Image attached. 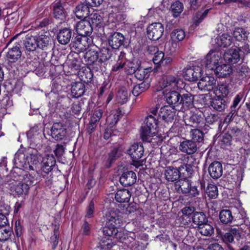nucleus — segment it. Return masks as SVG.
<instances>
[{
    "instance_id": "obj_1",
    "label": "nucleus",
    "mask_w": 250,
    "mask_h": 250,
    "mask_svg": "<svg viewBox=\"0 0 250 250\" xmlns=\"http://www.w3.org/2000/svg\"><path fill=\"white\" fill-rule=\"evenodd\" d=\"M159 116L157 108H151L145 119V125L141 128V136L143 141L149 142L151 137L156 133Z\"/></svg>"
},
{
    "instance_id": "obj_2",
    "label": "nucleus",
    "mask_w": 250,
    "mask_h": 250,
    "mask_svg": "<svg viewBox=\"0 0 250 250\" xmlns=\"http://www.w3.org/2000/svg\"><path fill=\"white\" fill-rule=\"evenodd\" d=\"M183 81L175 76L169 75L165 76L163 78L162 81L159 83V88H157V91L163 90V93L167 92L173 90H177L182 88Z\"/></svg>"
},
{
    "instance_id": "obj_3",
    "label": "nucleus",
    "mask_w": 250,
    "mask_h": 250,
    "mask_svg": "<svg viewBox=\"0 0 250 250\" xmlns=\"http://www.w3.org/2000/svg\"><path fill=\"white\" fill-rule=\"evenodd\" d=\"M12 177L15 181H21L25 185L29 188L38 182V179L32 174L25 173L22 169L18 167L13 168L12 171Z\"/></svg>"
},
{
    "instance_id": "obj_4",
    "label": "nucleus",
    "mask_w": 250,
    "mask_h": 250,
    "mask_svg": "<svg viewBox=\"0 0 250 250\" xmlns=\"http://www.w3.org/2000/svg\"><path fill=\"white\" fill-rule=\"evenodd\" d=\"M127 153L131 158L133 165L137 168L142 165L141 158L143 156L144 148L142 143H136L131 146L127 150Z\"/></svg>"
},
{
    "instance_id": "obj_5",
    "label": "nucleus",
    "mask_w": 250,
    "mask_h": 250,
    "mask_svg": "<svg viewBox=\"0 0 250 250\" xmlns=\"http://www.w3.org/2000/svg\"><path fill=\"white\" fill-rule=\"evenodd\" d=\"M222 59L221 53L217 51H210L206 56L205 64L207 68L213 70L218 65Z\"/></svg>"
},
{
    "instance_id": "obj_6",
    "label": "nucleus",
    "mask_w": 250,
    "mask_h": 250,
    "mask_svg": "<svg viewBox=\"0 0 250 250\" xmlns=\"http://www.w3.org/2000/svg\"><path fill=\"white\" fill-rule=\"evenodd\" d=\"M56 164V159L52 154L45 155L41 163V176L44 178L53 169Z\"/></svg>"
},
{
    "instance_id": "obj_7",
    "label": "nucleus",
    "mask_w": 250,
    "mask_h": 250,
    "mask_svg": "<svg viewBox=\"0 0 250 250\" xmlns=\"http://www.w3.org/2000/svg\"><path fill=\"white\" fill-rule=\"evenodd\" d=\"M164 30V26L161 23H153L147 27V37L150 40L157 41L162 37Z\"/></svg>"
},
{
    "instance_id": "obj_8",
    "label": "nucleus",
    "mask_w": 250,
    "mask_h": 250,
    "mask_svg": "<svg viewBox=\"0 0 250 250\" xmlns=\"http://www.w3.org/2000/svg\"><path fill=\"white\" fill-rule=\"evenodd\" d=\"M179 191L183 194H188L189 195L195 197L199 194V191L196 186H192L191 182L186 179L180 180L178 182Z\"/></svg>"
},
{
    "instance_id": "obj_9",
    "label": "nucleus",
    "mask_w": 250,
    "mask_h": 250,
    "mask_svg": "<svg viewBox=\"0 0 250 250\" xmlns=\"http://www.w3.org/2000/svg\"><path fill=\"white\" fill-rule=\"evenodd\" d=\"M202 69L199 66H193L184 69V78L191 82L197 81L202 75Z\"/></svg>"
},
{
    "instance_id": "obj_10",
    "label": "nucleus",
    "mask_w": 250,
    "mask_h": 250,
    "mask_svg": "<svg viewBox=\"0 0 250 250\" xmlns=\"http://www.w3.org/2000/svg\"><path fill=\"white\" fill-rule=\"evenodd\" d=\"M67 130L65 125L62 123H54L51 129V134L53 138L56 141L62 140L66 135Z\"/></svg>"
},
{
    "instance_id": "obj_11",
    "label": "nucleus",
    "mask_w": 250,
    "mask_h": 250,
    "mask_svg": "<svg viewBox=\"0 0 250 250\" xmlns=\"http://www.w3.org/2000/svg\"><path fill=\"white\" fill-rule=\"evenodd\" d=\"M75 28L78 34L80 36H89L93 30L90 21L86 20L78 22Z\"/></svg>"
},
{
    "instance_id": "obj_12",
    "label": "nucleus",
    "mask_w": 250,
    "mask_h": 250,
    "mask_svg": "<svg viewBox=\"0 0 250 250\" xmlns=\"http://www.w3.org/2000/svg\"><path fill=\"white\" fill-rule=\"evenodd\" d=\"M176 109L170 105L162 107L158 115L167 122H172L176 114Z\"/></svg>"
},
{
    "instance_id": "obj_13",
    "label": "nucleus",
    "mask_w": 250,
    "mask_h": 250,
    "mask_svg": "<svg viewBox=\"0 0 250 250\" xmlns=\"http://www.w3.org/2000/svg\"><path fill=\"white\" fill-rule=\"evenodd\" d=\"M167 103L172 107H176L180 106L181 95L176 90L169 91L164 93Z\"/></svg>"
},
{
    "instance_id": "obj_14",
    "label": "nucleus",
    "mask_w": 250,
    "mask_h": 250,
    "mask_svg": "<svg viewBox=\"0 0 250 250\" xmlns=\"http://www.w3.org/2000/svg\"><path fill=\"white\" fill-rule=\"evenodd\" d=\"M88 36H77L72 41L73 47L83 52L86 49L89 45L90 42Z\"/></svg>"
},
{
    "instance_id": "obj_15",
    "label": "nucleus",
    "mask_w": 250,
    "mask_h": 250,
    "mask_svg": "<svg viewBox=\"0 0 250 250\" xmlns=\"http://www.w3.org/2000/svg\"><path fill=\"white\" fill-rule=\"evenodd\" d=\"M179 149L183 153L191 155L197 151V145L192 140H185L180 142Z\"/></svg>"
},
{
    "instance_id": "obj_16",
    "label": "nucleus",
    "mask_w": 250,
    "mask_h": 250,
    "mask_svg": "<svg viewBox=\"0 0 250 250\" xmlns=\"http://www.w3.org/2000/svg\"><path fill=\"white\" fill-rule=\"evenodd\" d=\"M216 82L214 77L206 76L200 79L198 83V87L201 90L209 91L213 89Z\"/></svg>"
},
{
    "instance_id": "obj_17",
    "label": "nucleus",
    "mask_w": 250,
    "mask_h": 250,
    "mask_svg": "<svg viewBox=\"0 0 250 250\" xmlns=\"http://www.w3.org/2000/svg\"><path fill=\"white\" fill-rule=\"evenodd\" d=\"M36 36L27 35L23 40V47L26 53L34 52L38 48Z\"/></svg>"
},
{
    "instance_id": "obj_18",
    "label": "nucleus",
    "mask_w": 250,
    "mask_h": 250,
    "mask_svg": "<svg viewBox=\"0 0 250 250\" xmlns=\"http://www.w3.org/2000/svg\"><path fill=\"white\" fill-rule=\"evenodd\" d=\"M241 235L240 230L236 228L230 229L228 232H226L222 236V240L224 242L228 245L234 241V239L239 240Z\"/></svg>"
},
{
    "instance_id": "obj_19",
    "label": "nucleus",
    "mask_w": 250,
    "mask_h": 250,
    "mask_svg": "<svg viewBox=\"0 0 250 250\" xmlns=\"http://www.w3.org/2000/svg\"><path fill=\"white\" fill-rule=\"evenodd\" d=\"M137 177L136 173L132 171L124 172L120 178L121 184L125 186H131L136 182Z\"/></svg>"
},
{
    "instance_id": "obj_20",
    "label": "nucleus",
    "mask_w": 250,
    "mask_h": 250,
    "mask_svg": "<svg viewBox=\"0 0 250 250\" xmlns=\"http://www.w3.org/2000/svg\"><path fill=\"white\" fill-rule=\"evenodd\" d=\"M223 59L229 64L237 63L240 60L238 49H229L224 53Z\"/></svg>"
},
{
    "instance_id": "obj_21",
    "label": "nucleus",
    "mask_w": 250,
    "mask_h": 250,
    "mask_svg": "<svg viewBox=\"0 0 250 250\" xmlns=\"http://www.w3.org/2000/svg\"><path fill=\"white\" fill-rule=\"evenodd\" d=\"M185 122L187 125L199 128H203L205 125L204 118L197 114H193L189 117L186 118Z\"/></svg>"
},
{
    "instance_id": "obj_22",
    "label": "nucleus",
    "mask_w": 250,
    "mask_h": 250,
    "mask_svg": "<svg viewBox=\"0 0 250 250\" xmlns=\"http://www.w3.org/2000/svg\"><path fill=\"white\" fill-rule=\"evenodd\" d=\"M125 41L123 35L119 32H114L109 38L108 43L114 49H118L123 45Z\"/></svg>"
},
{
    "instance_id": "obj_23",
    "label": "nucleus",
    "mask_w": 250,
    "mask_h": 250,
    "mask_svg": "<svg viewBox=\"0 0 250 250\" xmlns=\"http://www.w3.org/2000/svg\"><path fill=\"white\" fill-rule=\"evenodd\" d=\"M21 52L20 49V44L18 43L9 49L7 53L6 57L8 60L11 62H15L21 58Z\"/></svg>"
},
{
    "instance_id": "obj_24",
    "label": "nucleus",
    "mask_w": 250,
    "mask_h": 250,
    "mask_svg": "<svg viewBox=\"0 0 250 250\" xmlns=\"http://www.w3.org/2000/svg\"><path fill=\"white\" fill-rule=\"evenodd\" d=\"M36 36L38 47L42 50H46L50 44L51 37L48 32L39 34Z\"/></svg>"
},
{
    "instance_id": "obj_25",
    "label": "nucleus",
    "mask_w": 250,
    "mask_h": 250,
    "mask_svg": "<svg viewBox=\"0 0 250 250\" xmlns=\"http://www.w3.org/2000/svg\"><path fill=\"white\" fill-rule=\"evenodd\" d=\"M210 176L214 179L220 178L223 173V168L221 163L215 161L212 162L208 168Z\"/></svg>"
},
{
    "instance_id": "obj_26",
    "label": "nucleus",
    "mask_w": 250,
    "mask_h": 250,
    "mask_svg": "<svg viewBox=\"0 0 250 250\" xmlns=\"http://www.w3.org/2000/svg\"><path fill=\"white\" fill-rule=\"evenodd\" d=\"M83 2L78 5L75 9V14L76 17L79 19L87 18L90 15V5Z\"/></svg>"
},
{
    "instance_id": "obj_27",
    "label": "nucleus",
    "mask_w": 250,
    "mask_h": 250,
    "mask_svg": "<svg viewBox=\"0 0 250 250\" xmlns=\"http://www.w3.org/2000/svg\"><path fill=\"white\" fill-rule=\"evenodd\" d=\"M164 176L168 182H174L180 178V173L179 170L173 167H167L164 171Z\"/></svg>"
},
{
    "instance_id": "obj_28",
    "label": "nucleus",
    "mask_w": 250,
    "mask_h": 250,
    "mask_svg": "<svg viewBox=\"0 0 250 250\" xmlns=\"http://www.w3.org/2000/svg\"><path fill=\"white\" fill-rule=\"evenodd\" d=\"M85 85L81 82L74 83L71 84V95L73 98H79L84 94Z\"/></svg>"
},
{
    "instance_id": "obj_29",
    "label": "nucleus",
    "mask_w": 250,
    "mask_h": 250,
    "mask_svg": "<svg viewBox=\"0 0 250 250\" xmlns=\"http://www.w3.org/2000/svg\"><path fill=\"white\" fill-rule=\"evenodd\" d=\"M72 37L71 30L67 28L61 29L57 36L58 42L62 44L68 43Z\"/></svg>"
},
{
    "instance_id": "obj_30",
    "label": "nucleus",
    "mask_w": 250,
    "mask_h": 250,
    "mask_svg": "<svg viewBox=\"0 0 250 250\" xmlns=\"http://www.w3.org/2000/svg\"><path fill=\"white\" fill-rule=\"evenodd\" d=\"M218 77H225L232 72V68L229 64L217 65L213 70Z\"/></svg>"
},
{
    "instance_id": "obj_31",
    "label": "nucleus",
    "mask_w": 250,
    "mask_h": 250,
    "mask_svg": "<svg viewBox=\"0 0 250 250\" xmlns=\"http://www.w3.org/2000/svg\"><path fill=\"white\" fill-rule=\"evenodd\" d=\"M192 220L198 228L208 222V218L203 212L195 211L192 215Z\"/></svg>"
},
{
    "instance_id": "obj_32",
    "label": "nucleus",
    "mask_w": 250,
    "mask_h": 250,
    "mask_svg": "<svg viewBox=\"0 0 250 250\" xmlns=\"http://www.w3.org/2000/svg\"><path fill=\"white\" fill-rule=\"evenodd\" d=\"M194 98L192 94L187 93L181 95L180 106L184 109L192 108L193 106Z\"/></svg>"
},
{
    "instance_id": "obj_33",
    "label": "nucleus",
    "mask_w": 250,
    "mask_h": 250,
    "mask_svg": "<svg viewBox=\"0 0 250 250\" xmlns=\"http://www.w3.org/2000/svg\"><path fill=\"white\" fill-rule=\"evenodd\" d=\"M131 194L130 192L126 189L119 190L115 195V198L119 203H127L129 201Z\"/></svg>"
},
{
    "instance_id": "obj_34",
    "label": "nucleus",
    "mask_w": 250,
    "mask_h": 250,
    "mask_svg": "<svg viewBox=\"0 0 250 250\" xmlns=\"http://www.w3.org/2000/svg\"><path fill=\"white\" fill-rule=\"evenodd\" d=\"M103 114V110L101 109L95 110L90 117V120L88 125V128L91 131L96 127L97 123L99 122Z\"/></svg>"
},
{
    "instance_id": "obj_35",
    "label": "nucleus",
    "mask_w": 250,
    "mask_h": 250,
    "mask_svg": "<svg viewBox=\"0 0 250 250\" xmlns=\"http://www.w3.org/2000/svg\"><path fill=\"white\" fill-rule=\"evenodd\" d=\"M215 42L217 45L219 46L226 47L231 44L232 39L229 35L224 34L217 37L215 39Z\"/></svg>"
},
{
    "instance_id": "obj_36",
    "label": "nucleus",
    "mask_w": 250,
    "mask_h": 250,
    "mask_svg": "<svg viewBox=\"0 0 250 250\" xmlns=\"http://www.w3.org/2000/svg\"><path fill=\"white\" fill-rule=\"evenodd\" d=\"M148 50L149 51H153L154 52V56L153 58V62L155 64L162 65V63L164 62L165 60L164 57H165L164 53L162 51H159L157 48L150 46L148 47Z\"/></svg>"
},
{
    "instance_id": "obj_37",
    "label": "nucleus",
    "mask_w": 250,
    "mask_h": 250,
    "mask_svg": "<svg viewBox=\"0 0 250 250\" xmlns=\"http://www.w3.org/2000/svg\"><path fill=\"white\" fill-rule=\"evenodd\" d=\"M120 222L121 220L119 216L117 215L114 212L110 213L106 215L105 225L118 228L120 226Z\"/></svg>"
},
{
    "instance_id": "obj_38",
    "label": "nucleus",
    "mask_w": 250,
    "mask_h": 250,
    "mask_svg": "<svg viewBox=\"0 0 250 250\" xmlns=\"http://www.w3.org/2000/svg\"><path fill=\"white\" fill-rule=\"evenodd\" d=\"M54 15L56 19L61 20H63L65 17V12L62 4L60 1L56 2L54 5Z\"/></svg>"
},
{
    "instance_id": "obj_39",
    "label": "nucleus",
    "mask_w": 250,
    "mask_h": 250,
    "mask_svg": "<svg viewBox=\"0 0 250 250\" xmlns=\"http://www.w3.org/2000/svg\"><path fill=\"white\" fill-rule=\"evenodd\" d=\"M85 61L88 64L98 62V53L97 51L90 49L86 52L84 55Z\"/></svg>"
},
{
    "instance_id": "obj_40",
    "label": "nucleus",
    "mask_w": 250,
    "mask_h": 250,
    "mask_svg": "<svg viewBox=\"0 0 250 250\" xmlns=\"http://www.w3.org/2000/svg\"><path fill=\"white\" fill-rule=\"evenodd\" d=\"M219 218L222 223L226 225L232 222L233 217L230 210L223 209L220 212Z\"/></svg>"
},
{
    "instance_id": "obj_41",
    "label": "nucleus",
    "mask_w": 250,
    "mask_h": 250,
    "mask_svg": "<svg viewBox=\"0 0 250 250\" xmlns=\"http://www.w3.org/2000/svg\"><path fill=\"white\" fill-rule=\"evenodd\" d=\"M186 37L185 31L182 29H176L173 30L170 34V39L173 41L179 43L183 41Z\"/></svg>"
},
{
    "instance_id": "obj_42",
    "label": "nucleus",
    "mask_w": 250,
    "mask_h": 250,
    "mask_svg": "<svg viewBox=\"0 0 250 250\" xmlns=\"http://www.w3.org/2000/svg\"><path fill=\"white\" fill-rule=\"evenodd\" d=\"M212 107L219 111H222L225 108L226 101L224 98L216 96L211 103Z\"/></svg>"
},
{
    "instance_id": "obj_43",
    "label": "nucleus",
    "mask_w": 250,
    "mask_h": 250,
    "mask_svg": "<svg viewBox=\"0 0 250 250\" xmlns=\"http://www.w3.org/2000/svg\"><path fill=\"white\" fill-rule=\"evenodd\" d=\"M149 74L150 70L149 69L144 68L140 66L135 73V76L140 81L146 80H149Z\"/></svg>"
},
{
    "instance_id": "obj_44",
    "label": "nucleus",
    "mask_w": 250,
    "mask_h": 250,
    "mask_svg": "<svg viewBox=\"0 0 250 250\" xmlns=\"http://www.w3.org/2000/svg\"><path fill=\"white\" fill-rule=\"evenodd\" d=\"M129 94L127 90L125 88H122L118 91L116 96V100L117 103L123 104L128 100Z\"/></svg>"
},
{
    "instance_id": "obj_45",
    "label": "nucleus",
    "mask_w": 250,
    "mask_h": 250,
    "mask_svg": "<svg viewBox=\"0 0 250 250\" xmlns=\"http://www.w3.org/2000/svg\"><path fill=\"white\" fill-rule=\"evenodd\" d=\"M112 55L111 51L108 48H102L98 53V62L102 63L109 60Z\"/></svg>"
},
{
    "instance_id": "obj_46",
    "label": "nucleus",
    "mask_w": 250,
    "mask_h": 250,
    "mask_svg": "<svg viewBox=\"0 0 250 250\" xmlns=\"http://www.w3.org/2000/svg\"><path fill=\"white\" fill-rule=\"evenodd\" d=\"M242 136V132L241 130L237 126L230 128L229 130V134L226 135L224 137V139L227 138L228 141H230L232 138L235 137L236 139H239Z\"/></svg>"
},
{
    "instance_id": "obj_47",
    "label": "nucleus",
    "mask_w": 250,
    "mask_h": 250,
    "mask_svg": "<svg viewBox=\"0 0 250 250\" xmlns=\"http://www.w3.org/2000/svg\"><path fill=\"white\" fill-rule=\"evenodd\" d=\"M183 4L178 0H177L173 2L171 4L170 7V10L172 12V15L174 17H179L181 14V13L183 12Z\"/></svg>"
},
{
    "instance_id": "obj_48",
    "label": "nucleus",
    "mask_w": 250,
    "mask_h": 250,
    "mask_svg": "<svg viewBox=\"0 0 250 250\" xmlns=\"http://www.w3.org/2000/svg\"><path fill=\"white\" fill-rule=\"evenodd\" d=\"M229 92L228 85L226 83H222L217 86L215 95L217 97L224 98L228 95Z\"/></svg>"
},
{
    "instance_id": "obj_49",
    "label": "nucleus",
    "mask_w": 250,
    "mask_h": 250,
    "mask_svg": "<svg viewBox=\"0 0 250 250\" xmlns=\"http://www.w3.org/2000/svg\"><path fill=\"white\" fill-rule=\"evenodd\" d=\"M199 232L204 236H211L214 232V229L208 222L198 228Z\"/></svg>"
},
{
    "instance_id": "obj_50",
    "label": "nucleus",
    "mask_w": 250,
    "mask_h": 250,
    "mask_svg": "<svg viewBox=\"0 0 250 250\" xmlns=\"http://www.w3.org/2000/svg\"><path fill=\"white\" fill-rule=\"evenodd\" d=\"M190 136L192 141L198 143L202 142L204 140V134L199 129H191L190 131Z\"/></svg>"
},
{
    "instance_id": "obj_51",
    "label": "nucleus",
    "mask_w": 250,
    "mask_h": 250,
    "mask_svg": "<svg viewBox=\"0 0 250 250\" xmlns=\"http://www.w3.org/2000/svg\"><path fill=\"white\" fill-rule=\"evenodd\" d=\"M233 37L239 41H242L247 39L248 33L242 28H236L233 33Z\"/></svg>"
},
{
    "instance_id": "obj_52",
    "label": "nucleus",
    "mask_w": 250,
    "mask_h": 250,
    "mask_svg": "<svg viewBox=\"0 0 250 250\" xmlns=\"http://www.w3.org/2000/svg\"><path fill=\"white\" fill-rule=\"evenodd\" d=\"M59 235V227L56 225L54 228V234L51 236L50 239L52 248L53 250L56 249L58 244Z\"/></svg>"
},
{
    "instance_id": "obj_53",
    "label": "nucleus",
    "mask_w": 250,
    "mask_h": 250,
    "mask_svg": "<svg viewBox=\"0 0 250 250\" xmlns=\"http://www.w3.org/2000/svg\"><path fill=\"white\" fill-rule=\"evenodd\" d=\"M179 47V43L174 42L170 39V40L167 42L165 46V49L169 54H172L175 52Z\"/></svg>"
},
{
    "instance_id": "obj_54",
    "label": "nucleus",
    "mask_w": 250,
    "mask_h": 250,
    "mask_svg": "<svg viewBox=\"0 0 250 250\" xmlns=\"http://www.w3.org/2000/svg\"><path fill=\"white\" fill-rule=\"evenodd\" d=\"M28 190L29 187L24 185L21 181H20L14 188V190L18 196L27 194Z\"/></svg>"
},
{
    "instance_id": "obj_55",
    "label": "nucleus",
    "mask_w": 250,
    "mask_h": 250,
    "mask_svg": "<svg viewBox=\"0 0 250 250\" xmlns=\"http://www.w3.org/2000/svg\"><path fill=\"white\" fill-rule=\"evenodd\" d=\"M120 155L121 153L119 149L117 147H114L108 155V161H109V164L107 167H109L113 162L119 158Z\"/></svg>"
},
{
    "instance_id": "obj_56",
    "label": "nucleus",
    "mask_w": 250,
    "mask_h": 250,
    "mask_svg": "<svg viewBox=\"0 0 250 250\" xmlns=\"http://www.w3.org/2000/svg\"><path fill=\"white\" fill-rule=\"evenodd\" d=\"M208 9H206L204 11L198 12L193 18L194 23L198 25L206 17L208 12Z\"/></svg>"
},
{
    "instance_id": "obj_57",
    "label": "nucleus",
    "mask_w": 250,
    "mask_h": 250,
    "mask_svg": "<svg viewBox=\"0 0 250 250\" xmlns=\"http://www.w3.org/2000/svg\"><path fill=\"white\" fill-rule=\"evenodd\" d=\"M118 228L115 227L108 226L105 224L104 227L103 228V232L105 236H115L118 232Z\"/></svg>"
},
{
    "instance_id": "obj_58",
    "label": "nucleus",
    "mask_w": 250,
    "mask_h": 250,
    "mask_svg": "<svg viewBox=\"0 0 250 250\" xmlns=\"http://www.w3.org/2000/svg\"><path fill=\"white\" fill-rule=\"evenodd\" d=\"M140 66V64L138 62H129L126 64L125 69L128 74H135Z\"/></svg>"
},
{
    "instance_id": "obj_59",
    "label": "nucleus",
    "mask_w": 250,
    "mask_h": 250,
    "mask_svg": "<svg viewBox=\"0 0 250 250\" xmlns=\"http://www.w3.org/2000/svg\"><path fill=\"white\" fill-rule=\"evenodd\" d=\"M206 193L209 198H215L218 196V188L216 186L210 184L207 187Z\"/></svg>"
},
{
    "instance_id": "obj_60",
    "label": "nucleus",
    "mask_w": 250,
    "mask_h": 250,
    "mask_svg": "<svg viewBox=\"0 0 250 250\" xmlns=\"http://www.w3.org/2000/svg\"><path fill=\"white\" fill-rule=\"evenodd\" d=\"M12 233L10 229L0 227V241H5L8 239Z\"/></svg>"
},
{
    "instance_id": "obj_61",
    "label": "nucleus",
    "mask_w": 250,
    "mask_h": 250,
    "mask_svg": "<svg viewBox=\"0 0 250 250\" xmlns=\"http://www.w3.org/2000/svg\"><path fill=\"white\" fill-rule=\"evenodd\" d=\"M89 16L88 21H91L90 23L92 26H97L102 21V17L98 14H91Z\"/></svg>"
},
{
    "instance_id": "obj_62",
    "label": "nucleus",
    "mask_w": 250,
    "mask_h": 250,
    "mask_svg": "<svg viewBox=\"0 0 250 250\" xmlns=\"http://www.w3.org/2000/svg\"><path fill=\"white\" fill-rule=\"evenodd\" d=\"M120 118V113L118 111H116V113L113 115H110L107 119V121L109 122L111 126H113L116 125L118 122Z\"/></svg>"
},
{
    "instance_id": "obj_63",
    "label": "nucleus",
    "mask_w": 250,
    "mask_h": 250,
    "mask_svg": "<svg viewBox=\"0 0 250 250\" xmlns=\"http://www.w3.org/2000/svg\"><path fill=\"white\" fill-rule=\"evenodd\" d=\"M237 109L235 108H230V111L227 115L224 120V122L226 123H229L232 120H233L234 116L237 114Z\"/></svg>"
},
{
    "instance_id": "obj_64",
    "label": "nucleus",
    "mask_w": 250,
    "mask_h": 250,
    "mask_svg": "<svg viewBox=\"0 0 250 250\" xmlns=\"http://www.w3.org/2000/svg\"><path fill=\"white\" fill-rule=\"evenodd\" d=\"M94 204L93 201H91L86 208L85 217L87 218H91L94 211Z\"/></svg>"
}]
</instances>
